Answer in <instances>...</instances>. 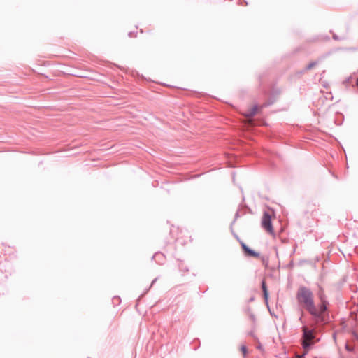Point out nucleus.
Segmentation results:
<instances>
[{
    "label": "nucleus",
    "mask_w": 358,
    "mask_h": 358,
    "mask_svg": "<svg viewBox=\"0 0 358 358\" xmlns=\"http://www.w3.org/2000/svg\"><path fill=\"white\" fill-rule=\"evenodd\" d=\"M296 299L299 303L304 304L306 309L315 318L317 322H325V318L317 312L315 306L312 292H297Z\"/></svg>",
    "instance_id": "obj_1"
},
{
    "label": "nucleus",
    "mask_w": 358,
    "mask_h": 358,
    "mask_svg": "<svg viewBox=\"0 0 358 358\" xmlns=\"http://www.w3.org/2000/svg\"><path fill=\"white\" fill-rule=\"evenodd\" d=\"M262 225L264 229L269 234H273V229L271 224V215L267 213L264 212L262 219Z\"/></svg>",
    "instance_id": "obj_2"
},
{
    "label": "nucleus",
    "mask_w": 358,
    "mask_h": 358,
    "mask_svg": "<svg viewBox=\"0 0 358 358\" xmlns=\"http://www.w3.org/2000/svg\"><path fill=\"white\" fill-rule=\"evenodd\" d=\"M303 339L312 341L315 338L314 331L308 329L306 326L303 327Z\"/></svg>",
    "instance_id": "obj_3"
},
{
    "label": "nucleus",
    "mask_w": 358,
    "mask_h": 358,
    "mask_svg": "<svg viewBox=\"0 0 358 358\" xmlns=\"http://www.w3.org/2000/svg\"><path fill=\"white\" fill-rule=\"evenodd\" d=\"M257 110H258L257 106H253L250 109L248 110V111L247 113H245L244 114V115L246 117L250 118L257 114ZM246 122L249 124H252V120L251 119H248Z\"/></svg>",
    "instance_id": "obj_4"
},
{
    "label": "nucleus",
    "mask_w": 358,
    "mask_h": 358,
    "mask_svg": "<svg viewBox=\"0 0 358 358\" xmlns=\"http://www.w3.org/2000/svg\"><path fill=\"white\" fill-rule=\"evenodd\" d=\"M320 299L322 303L319 306V310H317V312L320 313L321 315H322L324 317L323 313L327 310L328 301L326 299H324V296L323 294L320 295Z\"/></svg>",
    "instance_id": "obj_5"
},
{
    "label": "nucleus",
    "mask_w": 358,
    "mask_h": 358,
    "mask_svg": "<svg viewBox=\"0 0 358 358\" xmlns=\"http://www.w3.org/2000/svg\"><path fill=\"white\" fill-rule=\"evenodd\" d=\"M242 248L243 249L244 252L249 256L257 257H259V253L256 252L252 250H250L245 243H241Z\"/></svg>",
    "instance_id": "obj_6"
},
{
    "label": "nucleus",
    "mask_w": 358,
    "mask_h": 358,
    "mask_svg": "<svg viewBox=\"0 0 358 358\" xmlns=\"http://www.w3.org/2000/svg\"><path fill=\"white\" fill-rule=\"evenodd\" d=\"M301 344H302L303 348L304 350H308L313 345V343H311V341H308V340H304V339L302 340Z\"/></svg>",
    "instance_id": "obj_7"
},
{
    "label": "nucleus",
    "mask_w": 358,
    "mask_h": 358,
    "mask_svg": "<svg viewBox=\"0 0 358 358\" xmlns=\"http://www.w3.org/2000/svg\"><path fill=\"white\" fill-rule=\"evenodd\" d=\"M247 312H248V314L249 315L250 320L253 323V326H255V323H256L255 315L253 314V313H252V311L250 310V308H248Z\"/></svg>",
    "instance_id": "obj_8"
},
{
    "label": "nucleus",
    "mask_w": 358,
    "mask_h": 358,
    "mask_svg": "<svg viewBox=\"0 0 358 358\" xmlns=\"http://www.w3.org/2000/svg\"><path fill=\"white\" fill-rule=\"evenodd\" d=\"M317 65V62H310V64H308L306 66V69L307 70H310L312 68H313L314 66H315Z\"/></svg>",
    "instance_id": "obj_9"
},
{
    "label": "nucleus",
    "mask_w": 358,
    "mask_h": 358,
    "mask_svg": "<svg viewBox=\"0 0 358 358\" xmlns=\"http://www.w3.org/2000/svg\"><path fill=\"white\" fill-rule=\"evenodd\" d=\"M262 293H263V296H264V299L265 300V302H266L268 308H269L268 303V297L269 292H262Z\"/></svg>",
    "instance_id": "obj_10"
},
{
    "label": "nucleus",
    "mask_w": 358,
    "mask_h": 358,
    "mask_svg": "<svg viewBox=\"0 0 358 358\" xmlns=\"http://www.w3.org/2000/svg\"><path fill=\"white\" fill-rule=\"evenodd\" d=\"M255 328V327L253 326L252 329L248 333V334L252 337H255V334H254Z\"/></svg>",
    "instance_id": "obj_11"
},
{
    "label": "nucleus",
    "mask_w": 358,
    "mask_h": 358,
    "mask_svg": "<svg viewBox=\"0 0 358 358\" xmlns=\"http://www.w3.org/2000/svg\"><path fill=\"white\" fill-rule=\"evenodd\" d=\"M241 349L243 354H245L247 352V348L245 345H242Z\"/></svg>",
    "instance_id": "obj_12"
},
{
    "label": "nucleus",
    "mask_w": 358,
    "mask_h": 358,
    "mask_svg": "<svg viewBox=\"0 0 358 358\" xmlns=\"http://www.w3.org/2000/svg\"><path fill=\"white\" fill-rule=\"evenodd\" d=\"M266 289H267V288H266V284H265V282L263 281V282H262V289H263V291H266Z\"/></svg>",
    "instance_id": "obj_13"
},
{
    "label": "nucleus",
    "mask_w": 358,
    "mask_h": 358,
    "mask_svg": "<svg viewBox=\"0 0 358 358\" xmlns=\"http://www.w3.org/2000/svg\"><path fill=\"white\" fill-rule=\"evenodd\" d=\"M253 300H254V297L253 296L250 297V299H249L250 301H252Z\"/></svg>",
    "instance_id": "obj_14"
},
{
    "label": "nucleus",
    "mask_w": 358,
    "mask_h": 358,
    "mask_svg": "<svg viewBox=\"0 0 358 358\" xmlns=\"http://www.w3.org/2000/svg\"><path fill=\"white\" fill-rule=\"evenodd\" d=\"M299 321H300L301 322H303V321H302V316H301V317H299Z\"/></svg>",
    "instance_id": "obj_15"
},
{
    "label": "nucleus",
    "mask_w": 358,
    "mask_h": 358,
    "mask_svg": "<svg viewBox=\"0 0 358 358\" xmlns=\"http://www.w3.org/2000/svg\"><path fill=\"white\" fill-rule=\"evenodd\" d=\"M113 299H114V300H115V299H119V297H117V296H114V297H113Z\"/></svg>",
    "instance_id": "obj_16"
},
{
    "label": "nucleus",
    "mask_w": 358,
    "mask_h": 358,
    "mask_svg": "<svg viewBox=\"0 0 358 358\" xmlns=\"http://www.w3.org/2000/svg\"><path fill=\"white\" fill-rule=\"evenodd\" d=\"M346 349H347L348 350L350 351V348H348V345H346Z\"/></svg>",
    "instance_id": "obj_17"
},
{
    "label": "nucleus",
    "mask_w": 358,
    "mask_h": 358,
    "mask_svg": "<svg viewBox=\"0 0 358 358\" xmlns=\"http://www.w3.org/2000/svg\"><path fill=\"white\" fill-rule=\"evenodd\" d=\"M258 348H259V349H261V348H262V346H261V345H259V346H258Z\"/></svg>",
    "instance_id": "obj_18"
},
{
    "label": "nucleus",
    "mask_w": 358,
    "mask_h": 358,
    "mask_svg": "<svg viewBox=\"0 0 358 358\" xmlns=\"http://www.w3.org/2000/svg\"><path fill=\"white\" fill-rule=\"evenodd\" d=\"M357 85L358 86V79L357 80Z\"/></svg>",
    "instance_id": "obj_19"
},
{
    "label": "nucleus",
    "mask_w": 358,
    "mask_h": 358,
    "mask_svg": "<svg viewBox=\"0 0 358 358\" xmlns=\"http://www.w3.org/2000/svg\"><path fill=\"white\" fill-rule=\"evenodd\" d=\"M299 358H303V357H299Z\"/></svg>",
    "instance_id": "obj_20"
}]
</instances>
